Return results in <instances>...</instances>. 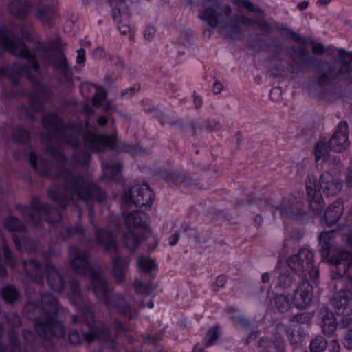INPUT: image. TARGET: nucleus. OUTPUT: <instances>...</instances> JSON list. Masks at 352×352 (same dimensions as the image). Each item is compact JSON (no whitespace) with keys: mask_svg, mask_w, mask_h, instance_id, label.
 <instances>
[{"mask_svg":"<svg viewBox=\"0 0 352 352\" xmlns=\"http://www.w3.org/2000/svg\"><path fill=\"white\" fill-rule=\"evenodd\" d=\"M46 222L47 228L50 231L52 243H58L67 239H73L84 243L89 241V237L83 228L81 221H77L74 227L63 223L64 221Z\"/></svg>","mask_w":352,"mask_h":352,"instance_id":"obj_10","label":"nucleus"},{"mask_svg":"<svg viewBox=\"0 0 352 352\" xmlns=\"http://www.w3.org/2000/svg\"><path fill=\"white\" fill-rule=\"evenodd\" d=\"M4 228L12 233L16 249L20 252H34L38 250V241L30 237L24 221H3ZM34 228L43 226V221H30Z\"/></svg>","mask_w":352,"mask_h":352,"instance_id":"obj_9","label":"nucleus"},{"mask_svg":"<svg viewBox=\"0 0 352 352\" xmlns=\"http://www.w3.org/2000/svg\"><path fill=\"white\" fill-rule=\"evenodd\" d=\"M329 222H330V223H329V226H334V225H335V224H334V223H335L336 221H329Z\"/></svg>","mask_w":352,"mask_h":352,"instance_id":"obj_63","label":"nucleus"},{"mask_svg":"<svg viewBox=\"0 0 352 352\" xmlns=\"http://www.w3.org/2000/svg\"><path fill=\"white\" fill-rule=\"evenodd\" d=\"M156 30L155 28L152 26H148L146 28L144 31V37L147 40H152L155 35Z\"/></svg>","mask_w":352,"mask_h":352,"instance_id":"obj_39","label":"nucleus"},{"mask_svg":"<svg viewBox=\"0 0 352 352\" xmlns=\"http://www.w3.org/2000/svg\"><path fill=\"white\" fill-rule=\"evenodd\" d=\"M96 93L93 99V103L95 106L102 107L104 109H108L110 106L104 104L106 102V93L102 88L96 87Z\"/></svg>","mask_w":352,"mask_h":352,"instance_id":"obj_29","label":"nucleus"},{"mask_svg":"<svg viewBox=\"0 0 352 352\" xmlns=\"http://www.w3.org/2000/svg\"><path fill=\"white\" fill-rule=\"evenodd\" d=\"M309 6V2L308 1H302L299 3L297 6L298 8L300 10H304Z\"/></svg>","mask_w":352,"mask_h":352,"instance_id":"obj_53","label":"nucleus"},{"mask_svg":"<svg viewBox=\"0 0 352 352\" xmlns=\"http://www.w3.org/2000/svg\"><path fill=\"white\" fill-rule=\"evenodd\" d=\"M342 190V184L330 173L322 174L317 182L314 176H309L306 181V192L309 201V217L318 218L324 207L321 191L327 196H335Z\"/></svg>","mask_w":352,"mask_h":352,"instance_id":"obj_7","label":"nucleus"},{"mask_svg":"<svg viewBox=\"0 0 352 352\" xmlns=\"http://www.w3.org/2000/svg\"><path fill=\"white\" fill-rule=\"evenodd\" d=\"M194 103H195V105L196 106V107H200L203 104L201 97H200L199 96L195 95L194 96Z\"/></svg>","mask_w":352,"mask_h":352,"instance_id":"obj_52","label":"nucleus"},{"mask_svg":"<svg viewBox=\"0 0 352 352\" xmlns=\"http://www.w3.org/2000/svg\"><path fill=\"white\" fill-rule=\"evenodd\" d=\"M68 254L70 265L74 272L84 277H89L90 285L88 289H91L96 296L102 300L109 310H114L129 319L136 316V311L131 307L122 294L111 292L108 281L103 275L102 268L94 266L87 251L71 245Z\"/></svg>","mask_w":352,"mask_h":352,"instance_id":"obj_3","label":"nucleus"},{"mask_svg":"<svg viewBox=\"0 0 352 352\" xmlns=\"http://www.w3.org/2000/svg\"><path fill=\"white\" fill-rule=\"evenodd\" d=\"M54 66L56 68L65 69L67 67V61L65 57L63 54L58 55V62H54Z\"/></svg>","mask_w":352,"mask_h":352,"instance_id":"obj_38","label":"nucleus"},{"mask_svg":"<svg viewBox=\"0 0 352 352\" xmlns=\"http://www.w3.org/2000/svg\"><path fill=\"white\" fill-rule=\"evenodd\" d=\"M213 91L214 94H219L223 89V85L219 82H215L213 85Z\"/></svg>","mask_w":352,"mask_h":352,"instance_id":"obj_47","label":"nucleus"},{"mask_svg":"<svg viewBox=\"0 0 352 352\" xmlns=\"http://www.w3.org/2000/svg\"><path fill=\"white\" fill-rule=\"evenodd\" d=\"M29 160L32 166L34 168H36V156L34 154L31 153L29 157Z\"/></svg>","mask_w":352,"mask_h":352,"instance_id":"obj_54","label":"nucleus"},{"mask_svg":"<svg viewBox=\"0 0 352 352\" xmlns=\"http://www.w3.org/2000/svg\"><path fill=\"white\" fill-rule=\"evenodd\" d=\"M136 267L142 272L151 274L157 268L155 261L150 256L140 255L137 258Z\"/></svg>","mask_w":352,"mask_h":352,"instance_id":"obj_20","label":"nucleus"},{"mask_svg":"<svg viewBox=\"0 0 352 352\" xmlns=\"http://www.w3.org/2000/svg\"><path fill=\"white\" fill-rule=\"evenodd\" d=\"M313 52L317 54H321L324 51V47L320 43L314 44L313 46Z\"/></svg>","mask_w":352,"mask_h":352,"instance_id":"obj_49","label":"nucleus"},{"mask_svg":"<svg viewBox=\"0 0 352 352\" xmlns=\"http://www.w3.org/2000/svg\"><path fill=\"white\" fill-rule=\"evenodd\" d=\"M344 211L343 202L337 200L330 205L324 213L326 220H339Z\"/></svg>","mask_w":352,"mask_h":352,"instance_id":"obj_21","label":"nucleus"},{"mask_svg":"<svg viewBox=\"0 0 352 352\" xmlns=\"http://www.w3.org/2000/svg\"><path fill=\"white\" fill-rule=\"evenodd\" d=\"M107 120L104 116H101V117L98 118V124H100L101 126L104 125L107 123Z\"/></svg>","mask_w":352,"mask_h":352,"instance_id":"obj_55","label":"nucleus"},{"mask_svg":"<svg viewBox=\"0 0 352 352\" xmlns=\"http://www.w3.org/2000/svg\"><path fill=\"white\" fill-rule=\"evenodd\" d=\"M289 243V240L285 241L278 263L272 272L274 288L279 290H287L292 287L296 288L302 279L307 278L316 284L319 270L314 265V254L309 249L300 248L296 254L289 256L286 263L283 262V258L289 253L287 247Z\"/></svg>","mask_w":352,"mask_h":352,"instance_id":"obj_6","label":"nucleus"},{"mask_svg":"<svg viewBox=\"0 0 352 352\" xmlns=\"http://www.w3.org/2000/svg\"><path fill=\"white\" fill-rule=\"evenodd\" d=\"M329 146L331 150L336 152H342L349 147L348 124L346 122H340L337 130L329 140Z\"/></svg>","mask_w":352,"mask_h":352,"instance_id":"obj_13","label":"nucleus"},{"mask_svg":"<svg viewBox=\"0 0 352 352\" xmlns=\"http://www.w3.org/2000/svg\"><path fill=\"white\" fill-rule=\"evenodd\" d=\"M327 347H329L327 340L322 336H316L309 343L311 352H324Z\"/></svg>","mask_w":352,"mask_h":352,"instance_id":"obj_24","label":"nucleus"},{"mask_svg":"<svg viewBox=\"0 0 352 352\" xmlns=\"http://www.w3.org/2000/svg\"><path fill=\"white\" fill-rule=\"evenodd\" d=\"M122 170V166L120 164H116L115 166H107L104 168L103 171L107 177L111 179L116 178Z\"/></svg>","mask_w":352,"mask_h":352,"instance_id":"obj_32","label":"nucleus"},{"mask_svg":"<svg viewBox=\"0 0 352 352\" xmlns=\"http://www.w3.org/2000/svg\"><path fill=\"white\" fill-rule=\"evenodd\" d=\"M242 5L249 11H258V8H254L253 3L249 0H241Z\"/></svg>","mask_w":352,"mask_h":352,"instance_id":"obj_43","label":"nucleus"},{"mask_svg":"<svg viewBox=\"0 0 352 352\" xmlns=\"http://www.w3.org/2000/svg\"><path fill=\"white\" fill-rule=\"evenodd\" d=\"M340 344L336 340H333L329 344V352H340Z\"/></svg>","mask_w":352,"mask_h":352,"instance_id":"obj_40","label":"nucleus"},{"mask_svg":"<svg viewBox=\"0 0 352 352\" xmlns=\"http://www.w3.org/2000/svg\"><path fill=\"white\" fill-rule=\"evenodd\" d=\"M274 303L280 313L289 311L293 305L291 296L285 294H276L274 297Z\"/></svg>","mask_w":352,"mask_h":352,"instance_id":"obj_23","label":"nucleus"},{"mask_svg":"<svg viewBox=\"0 0 352 352\" xmlns=\"http://www.w3.org/2000/svg\"><path fill=\"white\" fill-rule=\"evenodd\" d=\"M78 196L82 199H87L88 198V195H82L80 192L78 193Z\"/></svg>","mask_w":352,"mask_h":352,"instance_id":"obj_59","label":"nucleus"},{"mask_svg":"<svg viewBox=\"0 0 352 352\" xmlns=\"http://www.w3.org/2000/svg\"><path fill=\"white\" fill-rule=\"evenodd\" d=\"M104 55V50L101 47H97L96 48L93 52V56L95 58H100Z\"/></svg>","mask_w":352,"mask_h":352,"instance_id":"obj_46","label":"nucleus"},{"mask_svg":"<svg viewBox=\"0 0 352 352\" xmlns=\"http://www.w3.org/2000/svg\"><path fill=\"white\" fill-rule=\"evenodd\" d=\"M226 282V276L223 275H220L217 278L216 282H215V286L217 287V289H219L221 287H223Z\"/></svg>","mask_w":352,"mask_h":352,"instance_id":"obj_42","label":"nucleus"},{"mask_svg":"<svg viewBox=\"0 0 352 352\" xmlns=\"http://www.w3.org/2000/svg\"><path fill=\"white\" fill-rule=\"evenodd\" d=\"M28 301L26 302L23 314L25 317L34 322V329L37 336L30 330L24 329L23 336L30 344H36L40 339L51 341L55 338L66 336L63 324L58 319L60 307L57 299L46 292L39 295L40 301L35 302L32 298L30 288L26 289Z\"/></svg>","mask_w":352,"mask_h":352,"instance_id":"obj_4","label":"nucleus"},{"mask_svg":"<svg viewBox=\"0 0 352 352\" xmlns=\"http://www.w3.org/2000/svg\"><path fill=\"white\" fill-rule=\"evenodd\" d=\"M182 227L184 229V232L186 234V235L188 237L195 239L197 241H199V232L197 230L192 228H190L188 226H182Z\"/></svg>","mask_w":352,"mask_h":352,"instance_id":"obj_37","label":"nucleus"},{"mask_svg":"<svg viewBox=\"0 0 352 352\" xmlns=\"http://www.w3.org/2000/svg\"><path fill=\"white\" fill-rule=\"evenodd\" d=\"M146 307H148L149 309H153L154 307L153 302L151 300L148 302H147Z\"/></svg>","mask_w":352,"mask_h":352,"instance_id":"obj_58","label":"nucleus"},{"mask_svg":"<svg viewBox=\"0 0 352 352\" xmlns=\"http://www.w3.org/2000/svg\"><path fill=\"white\" fill-rule=\"evenodd\" d=\"M276 333L283 338V335H286L292 345L300 344L306 335L305 329L299 324H293L287 327L280 322L276 325Z\"/></svg>","mask_w":352,"mask_h":352,"instance_id":"obj_12","label":"nucleus"},{"mask_svg":"<svg viewBox=\"0 0 352 352\" xmlns=\"http://www.w3.org/2000/svg\"><path fill=\"white\" fill-rule=\"evenodd\" d=\"M225 312L230 322L236 327H240L244 331L252 329L253 323L243 313L241 312L237 306H228Z\"/></svg>","mask_w":352,"mask_h":352,"instance_id":"obj_16","label":"nucleus"},{"mask_svg":"<svg viewBox=\"0 0 352 352\" xmlns=\"http://www.w3.org/2000/svg\"><path fill=\"white\" fill-rule=\"evenodd\" d=\"M285 234L287 237L298 241L304 234L302 226L299 221H284Z\"/></svg>","mask_w":352,"mask_h":352,"instance_id":"obj_19","label":"nucleus"},{"mask_svg":"<svg viewBox=\"0 0 352 352\" xmlns=\"http://www.w3.org/2000/svg\"><path fill=\"white\" fill-rule=\"evenodd\" d=\"M257 337V332L254 331H252L250 334L246 338V343H250L253 340H254Z\"/></svg>","mask_w":352,"mask_h":352,"instance_id":"obj_50","label":"nucleus"},{"mask_svg":"<svg viewBox=\"0 0 352 352\" xmlns=\"http://www.w3.org/2000/svg\"><path fill=\"white\" fill-rule=\"evenodd\" d=\"M270 291H271V287L267 289V294L268 298H270Z\"/></svg>","mask_w":352,"mask_h":352,"instance_id":"obj_62","label":"nucleus"},{"mask_svg":"<svg viewBox=\"0 0 352 352\" xmlns=\"http://www.w3.org/2000/svg\"><path fill=\"white\" fill-rule=\"evenodd\" d=\"M17 261L13 252L6 243L4 236L0 234V278L7 276V270L5 265L14 268Z\"/></svg>","mask_w":352,"mask_h":352,"instance_id":"obj_14","label":"nucleus"},{"mask_svg":"<svg viewBox=\"0 0 352 352\" xmlns=\"http://www.w3.org/2000/svg\"><path fill=\"white\" fill-rule=\"evenodd\" d=\"M285 346L283 338L275 333L273 340H270L266 337L261 338L259 352H285Z\"/></svg>","mask_w":352,"mask_h":352,"instance_id":"obj_18","label":"nucleus"},{"mask_svg":"<svg viewBox=\"0 0 352 352\" xmlns=\"http://www.w3.org/2000/svg\"><path fill=\"white\" fill-rule=\"evenodd\" d=\"M271 279V274L270 272H265L261 275V282L263 284L270 283Z\"/></svg>","mask_w":352,"mask_h":352,"instance_id":"obj_48","label":"nucleus"},{"mask_svg":"<svg viewBox=\"0 0 352 352\" xmlns=\"http://www.w3.org/2000/svg\"><path fill=\"white\" fill-rule=\"evenodd\" d=\"M1 44L15 56L26 58L32 57L26 46L20 41L15 39L11 34L1 38Z\"/></svg>","mask_w":352,"mask_h":352,"instance_id":"obj_17","label":"nucleus"},{"mask_svg":"<svg viewBox=\"0 0 352 352\" xmlns=\"http://www.w3.org/2000/svg\"><path fill=\"white\" fill-rule=\"evenodd\" d=\"M179 239V234L175 232L169 237V245L171 246L175 245Z\"/></svg>","mask_w":352,"mask_h":352,"instance_id":"obj_44","label":"nucleus"},{"mask_svg":"<svg viewBox=\"0 0 352 352\" xmlns=\"http://www.w3.org/2000/svg\"><path fill=\"white\" fill-rule=\"evenodd\" d=\"M133 287L137 294L148 296L153 294V287L150 283H144L141 280L136 278L133 283Z\"/></svg>","mask_w":352,"mask_h":352,"instance_id":"obj_25","label":"nucleus"},{"mask_svg":"<svg viewBox=\"0 0 352 352\" xmlns=\"http://www.w3.org/2000/svg\"><path fill=\"white\" fill-rule=\"evenodd\" d=\"M134 92V89H129L128 90L126 91L125 94H129L130 95H132Z\"/></svg>","mask_w":352,"mask_h":352,"instance_id":"obj_61","label":"nucleus"},{"mask_svg":"<svg viewBox=\"0 0 352 352\" xmlns=\"http://www.w3.org/2000/svg\"><path fill=\"white\" fill-rule=\"evenodd\" d=\"M346 183L349 186H352V171H351L346 177Z\"/></svg>","mask_w":352,"mask_h":352,"instance_id":"obj_56","label":"nucleus"},{"mask_svg":"<svg viewBox=\"0 0 352 352\" xmlns=\"http://www.w3.org/2000/svg\"><path fill=\"white\" fill-rule=\"evenodd\" d=\"M16 210L22 214L28 216L32 213V210L30 208L21 205L16 206Z\"/></svg>","mask_w":352,"mask_h":352,"instance_id":"obj_45","label":"nucleus"},{"mask_svg":"<svg viewBox=\"0 0 352 352\" xmlns=\"http://www.w3.org/2000/svg\"><path fill=\"white\" fill-rule=\"evenodd\" d=\"M220 327L218 325L212 326L206 335V346L209 347L214 345L220 336Z\"/></svg>","mask_w":352,"mask_h":352,"instance_id":"obj_27","label":"nucleus"},{"mask_svg":"<svg viewBox=\"0 0 352 352\" xmlns=\"http://www.w3.org/2000/svg\"><path fill=\"white\" fill-rule=\"evenodd\" d=\"M342 344L347 350L352 349V329L346 332Z\"/></svg>","mask_w":352,"mask_h":352,"instance_id":"obj_36","label":"nucleus"},{"mask_svg":"<svg viewBox=\"0 0 352 352\" xmlns=\"http://www.w3.org/2000/svg\"><path fill=\"white\" fill-rule=\"evenodd\" d=\"M124 199L126 204L139 208L125 214L126 220L144 219L147 218L145 211L150 208L153 203L154 193L148 185L138 184L125 192Z\"/></svg>","mask_w":352,"mask_h":352,"instance_id":"obj_8","label":"nucleus"},{"mask_svg":"<svg viewBox=\"0 0 352 352\" xmlns=\"http://www.w3.org/2000/svg\"><path fill=\"white\" fill-rule=\"evenodd\" d=\"M29 6L19 0H14L10 5V12L16 16H22L28 11Z\"/></svg>","mask_w":352,"mask_h":352,"instance_id":"obj_26","label":"nucleus"},{"mask_svg":"<svg viewBox=\"0 0 352 352\" xmlns=\"http://www.w3.org/2000/svg\"><path fill=\"white\" fill-rule=\"evenodd\" d=\"M119 63H120V67H122L123 66V62L121 60H119Z\"/></svg>","mask_w":352,"mask_h":352,"instance_id":"obj_64","label":"nucleus"},{"mask_svg":"<svg viewBox=\"0 0 352 352\" xmlns=\"http://www.w3.org/2000/svg\"><path fill=\"white\" fill-rule=\"evenodd\" d=\"M20 294L18 289L12 285L3 287L1 290L2 299L9 305L14 303L19 298Z\"/></svg>","mask_w":352,"mask_h":352,"instance_id":"obj_22","label":"nucleus"},{"mask_svg":"<svg viewBox=\"0 0 352 352\" xmlns=\"http://www.w3.org/2000/svg\"><path fill=\"white\" fill-rule=\"evenodd\" d=\"M3 318L12 327H19L21 324L20 316L15 312H9L3 314Z\"/></svg>","mask_w":352,"mask_h":352,"instance_id":"obj_30","label":"nucleus"},{"mask_svg":"<svg viewBox=\"0 0 352 352\" xmlns=\"http://www.w3.org/2000/svg\"><path fill=\"white\" fill-rule=\"evenodd\" d=\"M85 50L83 49H79L77 52L76 62L78 64H82L85 60Z\"/></svg>","mask_w":352,"mask_h":352,"instance_id":"obj_41","label":"nucleus"},{"mask_svg":"<svg viewBox=\"0 0 352 352\" xmlns=\"http://www.w3.org/2000/svg\"><path fill=\"white\" fill-rule=\"evenodd\" d=\"M119 30L122 35H125L130 32V28L127 25H119Z\"/></svg>","mask_w":352,"mask_h":352,"instance_id":"obj_51","label":"nucleus"},{"mask_svg":"<svg viewBox=\"0 0 352 352\" xmlns=\"http://www.w3.org/2000/svg\"><path fill=\"white\" fill-rule=\"evenodd\" d=\"M330 1L331 0H318L317 4L320 6H322L328 4Z\"/></svg>","mask_w":352,"mask_h":352,"instance_id":"obj_57","label":"nucleus"},{"mask_svg":"<svg viewBox=\"0 0 352 352\" xmlns=\"http://www.w3.org/2000/svg\"><path fill=\"white\" fill-rule=\"evenodd\" d=\"M312 289L313 286L309 283L308 278L302 279L291 296L293 305L298 309L306 308L312 300Z\"/></svg>","mask_w":352,"mask_h":352,"instance_id":"obj_11","label":"nucleus"},{"mask_svg":"<svg viewBox=\"0 0 352 352\" xmlns=\"http://www.w3.org/2000/svg\"><path fill=\"white\" fill-rule=\"evenodd\" d=\"M287 199L283 200L280 207L279 212L282 218H293L296 214L294 211L290 209L287 210Z\"/></svg>","mask_w":352,"mask_h":352,"instance_id":"obj_33","label":"nucleus"},{"mask_svg":"<svg viewBox=\"0 0 352 352\" xmlns=\"http://www.w3.org/2000/svg\"><path fill=\"white\" fill-rule=\"evenodd\" d=\"M23 266L27 276L34 283L43 285L47 280L55 292H65L71 303L78 309L80 316L72 315V322L76 328L72 329L68 335L72 344H90L97 340L105 344L109 349L116 348V335L107 323L96 322L90 302L81 293L78 280L74 277L64 279L49 260L43 265L36 260L30 259L24 261Z\"/></svg>","mask_w":352,"mask_h":352,"instance_id":"obj_2","label":"nucleus"},{"mask_svg":"<svg viewBox=\"0 0 352 352\" xmlns=\"http://www.w3.org/2000/svg\"><path fill=\"white\" fill-rule=\"evenodd\" d=\"M199 17L206 21L212 27H216L218 24V19L216 12L211 8H206L201 12Z\"/></svg>","mask_w":352,"mask_h":352,"instance_id":"obj_28","label":"nucleus"},{"mask_svg":"<svg viewBox=\"0 0 352 352\" xmlns=\"http://www.w3.org/2000/svg\"><path fill=\"white\" fill-rule=\"evenodd\" d=\"M90 222L92 228L95 230L94 233L97 241L107 251L116 253V255L112 258L113 276L118 283L124 282L130 259L129 257H122L120 255L116 239L119 236H122L123 245L131 251L135 250L145 238L141 227L145 228L147 221H111L113 223L111 227L114 228L113 231L104 228H96L95 221Z\"/></svg>","mask_w":352,"mask_h":352,"instance_id":"obj_5","label":"nucleus"},{"mask_svg":"<svg viewBox=\"0 0 352 352\" xmlns=\"http://www.w3.org/2000/svg\"><path fill=\"white\" fill-rule=\"evenodd\" d=\"M326 147L323 143H318L315 149V155L316 160H319L325 157Z\"/></svg>","mask_w":352,"mask_h":352,"instance_id":"obj_35","label":"nucleus"},{"mask_svg":"<svg viewBox=\"0 0 352 352\" xmlns=\"http://www.w3.org/2000/svg\"><path fill=\"white\" fill-rule=\"evenodd\" d=\"M349 222L318 236L319 252L322 261L331 265L330 286L336 292L331 299L336 316L327 307H322L318 316L326 336L333 335L338 327L344 328L352 321V228Z\"/></svg>","mask_w":352,"mask_h":352,"instance_id":"obj_1","label":"nucleus"},{"mask_svg":"<svg viewBox=\"0 0 352 352\" xmlns=\"http://www.w3.org/2000/svg\"><path fill=\"white\" fill-rule=\"evenodd\" d=\"M314 317V314L311 312H302L294 315L291 320V322H296V324H305L310 322Z\"/></svg>","mask_w":352,"mask_h":352,"instance_id":"obj_31","label":"nucleus"},{"mask_svg":"<svg viewBox=\"0 0 352 352\" xmlns=\"http://www.w3.org/2000/svg\"><path fill=\"white\" fill-rule=\"evenodd\" d=\"M5 333V327L0 322V352H27L28 348L21 344L18 333L14 329L9 331L8 336L9 344L6 345L1 340V337Z\"/></svg>","mask_w":352,"mask_h":352,"instance_id":"obj_15","label":"nucleus"},{"mask_svg":"<svg viewBox=\"0 0 352 352\" xmlns=\"http://www.w3.org/2000/svg\"><path fill=\"white\" fill-rule=\"evenodd\" d=\"M112 324L116 335L125 333V327L123 323L117 318L112 319Z\"/></svg>","mask_w":352,"mask_h":352,"instance_id":"obj_34","label":"nucleus"},{"mask_svg":"<svg viewBox=\"0 0 352 352\" xmlns=\"http://www.w3.org/2000/svg\"><path fill=\"white\" fill-rule=\"evenodd\" d=\"M32 67L34 70H38V64L32 61Z\"/></svg>","mask_w":352,"mask_h":352,"instance_id":"obj_60","label":"nucleus"}]
</instances>
